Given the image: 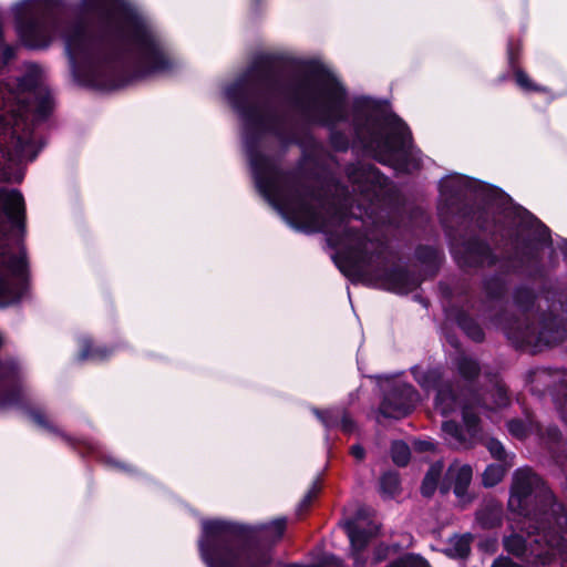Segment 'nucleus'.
I'll return each mask as SVG.
<instances>
[{
    "label": "nucleus",
    "instance_id": "39448f33",
    "mask_svg": "<svg viewBox=\"0 0 567 567\" xmlns=\"http://www.w3.org/2000/svg\"><path fill=\"white\" fill-rule=\"evenodd\" d=\"M24 228V199L17 189H0V306L18 301L27 290L25 252L10 246L13 233L17 239Z\"/></svg>",
    "mask_w": 567,
    "mask_h": 567
},
{
    "label": "nucleus",
    "instance_id": "a878e982",
    "mask_svg": "<svg viewBox=\"0 0 567 567\" xmlns=\"http://www.w3.org/2000/svg\"><path fill=\"white\" fill-rule=\"evenodd\" d=\"M488 399L492 400L494 408H504L508 404L509 398L504 384L496 382L488 392Z\"/></svg>",
    "mask_w": 567,
    "mask_h": 567
},
{
    "label": "nucleus",
    "instance_id": "2f4dec72",
    "mask_svg": "<svg viewBox=\"0 0 567 567\" xmlns=\"http://www.w3.org/2000/svg\"><path fill=\"white\" fill-rule=\"evenodd\" d=\"M29 415L30 419L40 427H43L48 431H55V427L50 423V421L41 411H31Z\"/></svg>",
    "mask_w": 567,
    "mask_h": 567
},
{
    "label": "nucleus",
    "instance_id": "ea45409f",
    "mask_svg": "<svg viewBox=\"0 0 567 567\" xmlns=\"http://www.w3.org/2000/svg\"><path fill=\"white\" fill-rule=\"evenodd\" d=\"M467 553H468V544H467V542L461 540V545H460V548H458V554L461 556H464Z\"/></svg>",
    "mask_w": 567,
    "mask_h": 567
},
{
    "label": "nucleus",
    "instance_id": "4c0bfd02",
    "mask_svg": "<svg viewBox=\"0 0 567 567\" xmlns=\"http://www.w3.org/2000/svg\"><path fill=\"white\" fill-rule=\"evenodd\" d=\"M351 454L358 461H362L364 458V449L361 445H353L351 447Z\"/></svg>",
    "mask_w": 567,
    "mask_h": 567
},
{
    "label": "nucleus",
    "instance_id": "9b49d317",
    "mask_svg": "<svg viewBox=\"0 0 567 567\" xmlns=\"http://www.w3.org/2000/svg\"><path fill=\"white\" fill-rule=\"evenodd\" d=\"M481 185L466 176L451 174L440 182V202L443 207L451 208L461 197L468 193L476 192Z\"/></svg>",
    "mask_w": 567,
    "mask_h": 567
},
{
    "label": "nucleus",
    "instance_id": "72a5a7b5",
    "mask_svg": "<svg viewBox=\"0 0 567 567\" xmlns=\"http://www.w3.org/2000/svg\"><path fill=\"white\" fill-rule=\"evenodd\" d=\"M331 143H332L333 147L337 150H346L348 147L347 138H344L343 136H341L337 133H333L331 135Z\"/></svg>",
    "mask_w": 567,
    "mask_h": 567
},
{
    "label": "nucleus",
    "instance_id": "423d86ee",
    "mask_svg": "<svg viewBox=\"0 0 567 567\" xmlns=\"http://www.w3.org/2000/svg\"><path fill=\"white\" fill-rule=\"evenodd\" d=\"M354 131L363 147L379 162L401 173H410L420 166L411 145L406 125L394 114L373 113Z\"/></svg>",
    "mask_w": 567,
    "mask_h": 567
},
{
    "label": "nucleus",
    "instance_id": "7ed1b4c3",
    "mask_svg": "<svg viewBox=\"0 0 567 567\" xmlns=\"http://www.w3.org/2000/svg\"><path fill=\"white\" fill-rule=\"evenodd\" d=\"M51 107L50 92L37 65L21 79L0 83V181H22L21 165L33 161L42 147L33 121L44 120Z\"/></svg>",
    "mask_w": 567,
    "mask_h": 567
},
{
    "label": "nucleus",
    "instance_id": "f704fd0d",
    "mask_svg": "<svg viewBox=\"0 0 567 567\" xmlns=\"http://www.w3.org/2000/svg\"><path fill=\"white\" fill-rule=\"evenodd\" d=\"M102 460L103 462L112 467V468H117V470H123V471H130V467L115 461L112 456H102Z\"/></svg>",
    "mask_w": 567,
    "mask_h": 567
},
{
    "label": "nucleus",
    "instance_id": "412c9836",
    "mask_svg": "<svg viewBox=\"0 0 567 567\" xmlns=\"http://www.w3.org/2000/svg\"><path fill=\"white\" fill-rule=\"evenodd\" d=\"M456 367L460 374L466 380L474 378L480 371L477 362L467 355H460L456 361Z\"/></svg>",
    "mask_w": 567,
    "mask_h": 567
},
{
    "label": "nucleus",
    "instance_id": "0eeeda50",
    "mask_svg": "<svg viewBox=\"0 0 567 567\" xmlns=\"http://www.w3.org/2000/svg\"><path fill=\"white\" fill-rule=\"evenodd\" d=\"M508 507L527 518L530 526L538 524V518L555 522L559 528L567 525L564 507L555 502L540 477L526 467L514 473Z\"/></svg>",
    "mask_w": 567,
    "mask_h": 567
},
{
    "label": "nucleus",
    "instance_id": "ddd939ff",
    "mask_svg": "<svg viewBox=\"0 0 567 567\" xmlns=\"http://www.w3.org/2000/svg\"><path fill=\"white\" fill-rule=\"evenodd\" d=\"M473 470L468 464L458 461L453 462L440 485L442 493H446L453 486L454 494L461 502L467 501V488L472 482Z\"/></svg>",
    "mask_w": 567,
    "mask_h": 567
},
{
    "label": "nucleus",
    "instance_id": "58836bf2",
    "mask_svg": "<svg viewBox=\"0 0 567 567\" xmlns=\"http://www.w3.org/2000/svg\"><path fill=\"white\" fill-rule=\"evenodd\" d=\"M416 449L420 450V451H427V450H431L433 449V444L431 442H427V441H421V442H417L415 444Z\"/></svg>",
    "mask_w": 567,
    "mask_h": 567
},
{
    "label": "nucleus",
    "instance_id": "e433bc0d",
    "mask_svg": "<svg viewBox=\"0 0 567 567\" xmlns=\"http://www.w3.org/2000/svg\"><path fill=\"white\" fill-rule=\"evenodd\" d=\"M492 567H519L517 564L513 563L508 558H498L494 561Z\"/></svg>",
    "mask_w": 567,
    "mask_h": 567
},
{
    "label": "nucleus",
    "instance_id": "4be33fe9",
    "mask_svg": "<svg viewBox=\"0 0 567 567\" xmlns=\"http://www.w3.org/2000/svg\"><path fill=\"white\" fill-rule=\"evenodd\" d=\"M505 472L506 468L503 465H488L483 473L484 486L492 487L498 484L504 477Z\"/></svg>",
    "mask_w": 567,
    "mask_h": 567
},
{
    "label": "nucleus",
    "instance_id": "f03ea898",
    "mask_svg": "<svg viewBox=\"0 0 567 567\" xmlns=\"http://www.w3.org/2000/svg\"><path fill=\"white\" fill-rule=\"evenodd\" d=\"M62 0H18L9 9L20 41L30 49L64 40L74 80L99 90L167 73L178 65L150 17L131 0H80L72 9L94 30L60 17Z\"/></svg>",
    "mask_w": 567,
    "mask_h": 567
},
{
    "label": "nucleus",
    "instance_id": "1a4fd4ad",
    "mask_svg": "<svg viewBox=\"0 0 567 567\" xmlns=\"http://www.w3.org/2000/svg\"><path fill=\"white\" fill-rule=\"evenodd\" d=\"M417 399V393L410 384L395 381L389 389H385L380 412L386 417L400 419L411 412Z\"/></svg>",
    "mask_w": 567,
    "mask_h": 567
},
{
    "label": "nucleus",
    "instance_id": "6e6552de",
    "mask_svg": "<svg viewBox=\"0 0 567 567\" xmlns=\"http://www.w3.org/2000/svg\"><path fill=\"white\" fill-rule=\"evenodd\" d=\"M565 527L559 528L555 522H546L538 518V524L532 527L525 518L524 528L528 529V536L536 533L537 537L525 540L520 535H512L505 539L507 551L516 556L533 557L535 560L546 564L556 556L567 557Z\"/></svg>",
    "mask_w": 567,
    "mask_h": 567
},
{
    "label": "nucleus",
    "instance_id": "393cba45",
    "mask_svg": "<svg viewBox=\"0 0 567 567\" xmlns=\"http://www.w3.org/2000/svg\"><path fill=\"white\" fill-rule=\"evenodd\" d=\"M20 378V367L16 361L0 363V380L14 383Z\"/></svg>",
    "mask_w": 567,
    "mask_h": 567
},
{
    "label": "nucleus",
    "instance_id": "bb28decb",
    "mask_svg": "<svg viewBox=\"0 0 567 567\" xmlns=\"http://www.w3.org/2000/svg\"><path fill=\"white\" fill-rule=\"evenodd\" d=\"M460 327L465 331V333L475 341H481L484 337L483 330L481 327L470 318H460L458 319Z\"/></svg>",
    "mask_w": 567,
    "mask_h": 567
},
{
    "label": "nucleus",
    "instance_id": "cd10ccee",
    "mask_svg": "<svg viewBox=\"0 0 567 567\" xmlns=\"http://www.w3.org/2000/svg\"><path fill=\"white\" fill-rule=\"evenodd\" d=\"M390 567H430L429 564L420 556L415 555H406L396 561H394Z\"/></svg>",
    "mask_w": 567,
    "mask_h": 567
},
{
    "label": "nucleus",
    "instance_id": "4468645a",
    "mask_svg": "<svg viewBox=\"0 0 567 567\" xmlns=\"http://www.w3.org/2000/svg\"><path fill=\"white\" fill-rule=\"evenodd\" d=\"M463 262L470 266L493 265L495 258L485 243L476 240L466 247V256L463 258Z\"/></svg>",
    "mask_w": 567,
    "mask_h": 567
},
{
    "label": "nucleus",
    "instance_id": "b1692460",
    "mask_svg": "<svg viewBox=\"0 0 567 567\" xmlns=\"http://www.w3.org/2000/svg\"><path fill=\"white\" fill-rule=\"evenodd\" d=\"M380 489L386 496H393L399 491V476L394 472L384 473L380 480Z\"/></svg>",
    "mask_w": 567,
    "mask_h": 567
},
{
    "label": "nucleus",
    "instance_id": "7c9ffc66",
    "mask_svg": "<svg viewBox=\"0 0 567 567\" xmlns=\"http://www.w3.org/2000/svg\"><path fill=\"white\" fill-rule=\"evenodd\" d=\"M517 84L525 91H540L542 89L534 84L528 75L522 70L515 72Z\"/></svg>",
    "mask_w": 567,
    "mask_h": 567
},
{
    "label": "nucleus",
    "instance_id": "6ab92c4d",
    "mask_svg": "<svg viewBox=\"0 0 567 567\" xmlns=\"http://www.w3.org/2000/svg\"><path fill=\"white\" fill-rule=\"evenodd\" d=\"M522 224L533 231L534 238L539 243H550L549 229L527 212L523 213Z\"/></svg>",
    "mask_w": 567,
    "mask_h": 567
},
{
    "label": "nucleus",
    "instance_id": "dca6fc26",
    "mask_svg": "<svg viewBox=\"0 0 567 567\" xmlns=\"http://www.w3.org/2000/svg\"><path fill=\"white\" fill-rule=\"evenodd\" d=\"M458 399L453 394L450 385H441L435 398V409L443 415L452 414L460 405Z\"/></svg>",
    "mask_w": 567,
    "mask_h": 567
},
{
    "label": "nucleus",
    "instance_id": "a211bd4d",
    "mask_svg": "<svg viewBox=\"0 0 567 567\" xmlns=\"http://www.w3.org/2000/svg\"><path fill=\"white\" fill-rule=\"evenodd\" d=\"M110 354V351L102 347H92L89 338L84 337L80 339V353L79 358L82 361H101Z\"/></svg>",
    "mask_w": 567,
    "mask_h": 567
},
{
    "label": "nucleus",
    "instance_id": "aec40b11",
    "mask_svg": "<svg viewBox=\"0 0 567 567\" xmlns=\"http://www.w3.org/2000/svg\"><path fill=\"white\" fill-rule=\"evenodd\" d=\"M412 373L415 381L425 390L436 388L439 383V373L435 370H423L421 368H413Z\"/></svg>",
    "mask_w": 567,
    "mask_h": 567
},
{
    "label": "nucleus",
    "instance_id": "20e7f679",
    "mask_svg": "<svg viewBox=\"0 0 567 567\" xmlns=\"http://www.w3.org/2000/svg\"><path fill=\"white\" fill-rule=\"evenodd\" d=\"M286 528V519L246 526L221 519H204L198 540L199 553L207 567H267L271 561L261 538L275 542Z\"/></svg>",
    "mask_w": 567,
    "mask_h": 567
},
{
    "label": "nucleus",
    "instance_id": "79ce46f5",
    "mask_svg": "<svg viewBox=\"0 0 567 567\" xmlns=\"http://www.w3.org/2000/svg\"><path fill=\"white\" fill-rule=\"evenodd\" d=\"M561 414H563V417L566 420L567 422V399H566V402L561 409Z\"/></svg>",
    "mask_w": 567,
    "mask_h": 567
},
{
    "label": "nucleus",
    "instance_id": "f3484780",
    "mask_svg": "<svg viewBox=\"0 0 567 567\" xmlns=\"http://www.w3.org/2000/svg\"><path fill=\"white\" fill-rule=\"evenodd\" d=\"M444 465L442 462H436L432 464L429 471L425 474V477L422 482L421 492L424 496H431L434 494L435 489L440 487L441 483L440 478L443 472Z\"/></svg>",
    "mask_w": 567,
    "mask_h": 567
},
{
    "label": "nucleus",
    "instance_id": "f8f14e48",
    "mask_svg": "<svg viewBox=\"0 0 567 567\" xmlns=\"http://www.w3.org/2000/svg\"><path fill=\"white\" fill-rule=\"evenodd\" d=\"M368 508H360L354 519L344 523L346 533L350 539L354 564L358 567L363 566L359 559V551L368 544L369 538L377 533V525L369 524V528H363V520L369 516Z\"/></svg>",
    "mask_w": 567,
    "mask_h": 567
},
{
    "label": "nucleus",
    "instance_id": "c85d7f7f",
    "mask_svg": "<svg viewBox=\"0 0 567 567\" xmlns=\"http://www.w3.org/2000/svg\"><path fill=\"white\" fill-rule=\"evenodd\" d=\"M530 424H526L519 420H512L508 422L507 427L512 435L516 437H525L527 433L530 431Z\"/></svg>",
    "mask_w": 567,
    "mask_h": 567
},
{
    "label": "nucleus",
    "instance_id": "2eb2a0df",
    "mask_svg": "<svg viewBox=\"0 0 567 567\" xmlns=\"http://www.w3.org/2000/svg\"><path fill=\"white\" fill-rule=\"evenodd\" d=\"M315 413L328 429L341 426L342 431L346 433H350L354 430V423L351 417L339 409L327 410L324 412L315 410Z\"/></svg>",
    "mask_w": 567,
    "mask_h": 567
},
{
    "label": "nucleus",
    "instance_id": "473e14b6",
    "mask_svg": "<svg viewBox=\"0 0 567 567\" xmlns=\"http://www.w3.org/2000/svg\"><path fill=\"white\" fill-rule=\"evenodd\" d=\"M318 493L319 486L315 484L301 501L299 511H305L311 504L312 499L317 496Z\"/></svg>",
    "mask_w": 567,
    "mask_h": 567
},
{
    "label": "nucleus",
    "instance_id": "9d476101",
    "mask_svg": "<svg viewBox=\"0 0 567 567\" xmlns=\"http://www.w3.org/2000/svg\"><path fill=\"white\" fill-rule=\"evenodd\" d=\"M462 415L465 430L453 421H445L442 424L445 440L455 447L471 446L480 435L478 417L473 412L471 402L462 404Z\"/></svg>",
    "mask_w": 567,
    "mask_h": 567
},
{
    "label": "nucleus",
    "instance_id": "a19ab883",
    "mask_svg": "<svg viewBox=\"0 0 567 567\" xmlns=\"http://www.w3.org/2000/svg\"><path fill=\"white\" fill-rule=\"evenodd\" d=\"M560 249H561L565 258L567 259V240H563Z\"/></svg>",
    "mask_w": 567,
    "mask_h": 567
},
{
    "label": "nucleus",
    "instance_id": "f257e3e1",
    "mask_svg": "<svg viewBox=\"0 0 567 567\" xmlns=\"http://www.w3.org/2000/svg\"><path fill=\"white\" fill-rule=\"evenodd\" d=\"M224 95L241 121L244 147L257 189L289 225L326 233L337 249L336 264L346 276L396 293L419 287L420 277L392 261L379 231L359 233L369 224L377 225V210L386 192L388 179L377 168L351 166L348 176L354 195L327 205L305 189L295 175L279 171L261 151L267 135L284 144L297 142L295 125L281 114L280 104L331 128L348 120L347 94L333 74L310 66L284 81L249 70L227 85Z\"/></svg>",
    "mask_w": 567,
    "mask_h": 567
},
{
    "label": "nucleus",
    "instance_id": "5701e85b",
    "mask_svg": "<svg viewBox=\"0 0 567 567\" xmlns=\"http://www.w3.org/2000/svg\"><path fill=\"white\" fill-rule=\"evenodd\" d=\"M391 456L393 462L399 466H404L410 460V449L402 441H395L391 446Z\"/></svg>",
    "mask_w": 567,
    "mask_h": 567
},
{
    "label": "nucleus",
    "instance_id": "c9c22d12",
    "mask_svg": "<svg viewBox=\"0 0 567 567\" xmlns=\"http://www.w3.org/2000/svg\"><path fill=\"white\" fill-rule=\"evenodd\" d=\"M19 400V394L16 392L9 393L4 399L0 401V406L14 405Z\"/></svg>",
    "mask_w": 567,
    "mask_h": 567
},
{
    "label": "nucleus",
    "instance_id": "c756f323",
    "mask_svg": "<svg viewBox=\"0 0 567 567\" xmlns=\"http://www.w3.org/2000/svg\"><path fill=\"white\" fill-rule=\"evenodd\" d=\"M486 447L493 457H495L499 461H506L507 454H506L505 449L501 442H498L495 439H489L486 442Z\"/></svg>",
    "mask_w": 567,
    "mask_h": 567
}]
</instances>
